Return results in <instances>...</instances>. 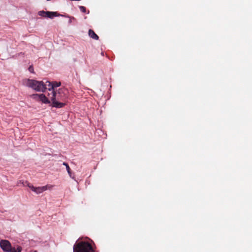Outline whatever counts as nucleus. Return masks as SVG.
Returning a JSON list of instances; mask_svg holds the SVG:
<instances>
[{
  "mask_svg": "<svg viewBox=\"0 0 252 252\" xmlns=\"http://www.w3.org/2000/svg\"><path fill=\"white\" fill-rule=\"evenodd\" d=\"M44 187V191L47 190V189H51L53 187V185H47L45 186H43Z\"/></svg>",
  "mask_w": 252,
  "mask_h": 252,
  "instance_id": "nucleus-11",
  "label": "nucleus"
},
{
  "mask_svg": "<svg viewBox=\"0 0 252 252\" xmlns=\"http://www.w3.org/2000/svg\"><path fill=\"white\" fill-rule=\"evenodd\" d=\"M38 15L44 18H49L50 19L60 16V14L57 12L45 11L44 10L38 11Z\"/></svg>",
  "mask_w": 252,
  "mask_h": 252,
  "instance_id": "nucleus-4",
  "label": "nucleus"
},
{
  "mask_svg": "<svg viewBox=\"0 0 252 252\" xmlns=\"http://www.w3.org/2000/svg\"><path fill=\"white\" fill-rule=\"evenodd\" d=\"M79 9H80V11L83 13H85L86 11V7L83 6H80Z\"/></svg>",
  "mask_w": 252,
  "mask_h": 252,
  "instance_id": "nucleus-12",
  "label": "nucleus"
},
{
  "mask_svg": "<svg viewBox=\"0 0 252 252\" xmlns=\"http://www.w3.org/2000/svg\"><path fill=\"white\" fill-rule=\"evenodd\" d=\"M27 186L30 188L33 191L35 192L37 194H40L44 191V189L43 187H34L33 186L31 185L30 183H27Z\"/></svg>",
  "mask_w": 252,
  "mask_h": 252,
  "instance_id": "nucleus-7",
  "label": "nucleus"
},
{
  "mask_svg": "<svg viewBox=\"0 0 252 252\" xmlns=\"http://www.w3.org/2000/svg\"><path fill=\"white\" fill-rule=\"evenodd\" d=\"M69 20L68 21L69 24L72 23V21H76V19L74 17H69Z\"/></svg>",
  "mask_w": 252,
  "mask_h": 252,
  "instance_id": "nucleus-13",
  "label": "nucleus"
},
{
  "mask_svg": "<svg viewBox=\"0 0 252 252\" xmlns=\"http://www.w3.org/2000/svg\"><path fill=\"white\" fill-rule=\"evenodd\" d=\"M10 252H17L16 251V249L15 248H13V249L11 250V251H10Z\"/></svg>",
  "mask_w": 252,
  "mask_h": 252,
  "instance_id": "nucleus-17",
  "label": "nucleus"
},
{
  "mask_svg": "<svg viewBox=\"0 0 252 252\" xmlns=\"http://www.w3.org/2000/svg\"><path fill=\"white\" fill-rule=\"evenodd\" d=\"M22 250V248L21 246H18L17 249H16V251L17 252H21Z\"/></svg>",
  "mask_w": 252,
  "mask_h": 252,
  "instance_id": "nucleus-16",
  "label": "nucleus"
},
{
  "mask_svg": "<svg viewBox=\"0 0 252 252\" xmlns=\"http://www.w3.org/2000/svg\"><path fill=\"white\" fill-rule=\"evenodd\" d=\"M63 165L65 166L66 168V170H67V171L69 176L71 177V169H70L68 164L67 163L65 162H63Z\"/></svg>",
  "mask_w": 252,
  "mask_h": 252,
  "instance_id": "nucleus-10",
  "label": "nucleus"
},
{
  "mask_svg": "<svg viewBox=\"0 0 252 252\" xmlns=\"http://www.w3.org/2000/svg\"><path fill=\"white\" fill-rule=\"evenodd\" d=\"M88 34L90 37H91L94 39L98 40L99 38L98 36L94 32L93 30L91 29H90L89 30Z\"/></svg>",
  "mask_w": 252,
  "mask_h": 252,
  "instance_id": "nucleus-9",
  "label": "nucleus"
},
{
  "mask_svg": "<svg viewBox=\"0 0 252 252\" xmlns=\"http://www.w3.org/2000/svg\"><path fill=\"white\" fill-rule=\"evenodd\" d=\"M0 247L5 252H10L13 249L11 243L6 240H1L0 241Z\"/></svg>",
  "mask_w": 252,
  "mask_h": 252,
  "instance_id": "nucleus-5",
  "label": "nucleus"
},
{
  "mask_svg": "<svg viewBox=\"0 0 252 252\" xmlns=\"http://www.w3.org/2000/svg\"><path fill=\"white\" fill-rule=\"evenodd\" d=\"M47 86L49 87L48 91L49 92H51V90H55V88L61 86V83L60 82H53L52 83L47 81L46 82Z\"/></svg>",
  "mask_w": 252,
  "mask_h": 252,
  "instance_id": "nucleus-8",
  "label": "nucleus"
},
{
  "mask_svg": "<svg viewBox=\"0 0 252 252\" xmlns=\"http://www.w3.org/2000/svg\"><path fill=\"white\" fill-rule=\"evenodd\" d=\"M73 252H96L91 243L77 240L73 248Z\"/></svg>",
  "mask_w": 252,
  "mask_h": 252,
  "instance_id": "nucleus-2",
  "label": "nucleus"
},
{
  "mask_svg": "<svg viewBox=\"0 0 252 252\" xmlns=\"http://www.w3.org/2000/svg\"><path fill=\"white\" fill-rule=\"evenodd\" d=\"M19 183L22 184L24 186H27V183H29V182L28 181H20Z\"/></svg>",
  "mask_w": 252,
  "mask_h": 252,
  "instance_id": "nucleus-15",
  "label": "nucleus"
},
{
  "mask_svg": "<svg viewBox=\"0 0 252 252\" xmlns=\"http://www.w3.org/2000/svg\"><path fill=\"white\" fill-rule=\"evenodd\" d=\"M29 70L30 72L31 73H34V69H33V67L32 65H31L29 67Z\"/></svg>",
  "mask_w": 252,
  "mask_h": 252,
  "instance_id": "nucleus-14",
  "label": "nucleus"
},
{
  "mask_svg": "<svg viewBox=\"0 0 252 252\" xmlns=\"http://www.w3.org/2000/svg\"><path fill=\"white\" fill-rule=\"evenodd\" d=\"M51 92H49L48 96L52 101L51 106L56 108H62L65 103L62 102L65 98V91L63 88H60L58 91L51 90Z\"/></svg>",
  "mask_w": 252,
  "mask_h": 252,
  "instance_id": "nucleus-1",
  "label": "nucleus"
},
{
  "mask_svg": "<svg viewBox=\"0 0 252 252\" xmlns=\"http://www.w3.org/2000/svg\"><path fill=\"white\" fill-rule=\"evenodd\" d=\"M32 97L37 100H39L40 101H42V103L45 104H50L51 103L50 99L48 98H47L45 94H33L32 95Z\"/></svg>",
  "mask_w": 252,
  "mask_h": 252,
  "instance_id": "nucleus-6",
  "label": "nucleus"
},
{
  "mask_svg": "<svg viewBox=\"0 0 252 252\" xmlns=\"http://www.w3.org/2000/svg\"><path fill=\"white\" fill-rule=\"evenodd\" d=\"M25 84L37 92H44L47 89V84L43 81L28 79L24 81Z\"/></svg>",
  "mask_w": 252,
  "mask_h": 252,
  "instance_id": "nucleus-3",
  "label": "nucleus"
}]
</instances>
